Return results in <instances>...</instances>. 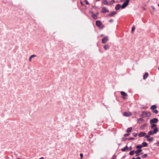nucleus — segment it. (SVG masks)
<instances>
[{
	"instance_id": "6ab92c4d",
	"label": "nucleus",
	"mask_w": 159,
	"mask_h": 159,
	"mask_svg": "<svg viewBox=\"0 0 159 159\" xmlns=\"http://www.w3.org/2000/svg\"><path fill=\"white\" fill-rule=\"evenodd\" d=\"M36 57V55H32L29 58V60L30 61H32V58H33L34 57Z\"/></svg>"
},
{
	"instance_id": "2f4dec72",
	"label": "nucleus",
	"mask_w": 159,
	"mask_h": 159,
	"mask_svg": "<svg viewBox=\"0 0 159 159\" xmlns=\"http://www.w3.org/2000/svg\"><path fill=\"white\" fill-rule=\"evenodd\" d=\"M114 22V20L113 19H110V23H113Z\"/></svg>"
},
{
	"instance_id": "f03ea898",
	"label": "nucleus",
	"mask_w": 159,
	"mask_h": 159,
	"mask_svg": "<svg viewBox=\"0 0 159 159\" xmlns=\"http://www.w3.org/2000/svg\"><path fill=\"white\" fill-rule=\"evenodd\" d=\"M158 131V129L157 128H154L153 131L150 130L148 133V134L146 135L145 137V138H148L150 137V135H153L154 134H156Z\"/></svg>"
},
{
	"instance_id": "c9c22d12",
	"label": "nucleus",
	"mask_w": 159,
	"mask_h": 159,
	"mask_svg": "<svg viewBox=\"0 0 159 159\" xmlns=\"http://www.w3.org/2000/svg\"><path fill=\"white\" fill-rule=\"evenodd\" d=\"M151 7L153 11H154V10H155V8L153 6H152Z\"/></svg>"
},
{
	"instance_id": "1a4fd4ad",
	"label": "nucleus",
	"mask_w": 159,
	"mask_h": 159,
	"mask_svg": "<svg viewBox=\"0 0 159 159\" xmlns=\"http://www.w3.org/2000/svg\"><path fill=\"white\" fill-rule=\"evenodd\" d=\"M146 135V133L144 132H141L138 135L139 137H143L144 136Z\"/></svg>"
},
{
	"instance_id": "9d476101",
	"label": "nucleus",
	"mask_w": 159,
	"mask_h": 159,
	"mask_svg": "<svg viewBox=\"0 0 159 159\" xmlns=\"http://www.w3.org/2000/svg\"><path fill=\"white\" fill-rule=\"evenodd\" d=\"M142 151V150L141 149H139L136 150L135 151V153L136 154V156H137L140 155L139 153L141 152Z\"/></svg>"
},
{
	"instance_id": "393cba45",
	"label": "nucleus",
	"mask_w": 159,
	"mask_h": 159,
	"mask_svg": "<svg viewBox=\"0 0 159 159\" xmlns=\"http://www.w3.org/2000/svg\"><path fill=\"white\" fill-rule=\"evenodd\" d=\"M143 147V146L141 145H139L137 146L136 147V148L137 149H140L141 148Z\"/></svg>"
},
{
	"instance_id": "c85d7f7f",
	"label": "nucleus",
	"mask_w": 159,
	"mask_h": 159,
	"mask_svg": "<svg viewBox=\"0 0 159 159\" xmlns=\"http://www.w3.org/2000/svg\"><path fill=\"white\" fill-rule=\"evenodd\" d=\"M135 30V27L134 26H133L132 27V30H131V32L132 33H133L134 31Z\"/></svg>"
},
{
	"instance_id": "6e6552de",
	"label": "nucleus",
	"mask_w": 159,
	"mask_h": 159,
	"mask_svg": "<svg viewBox=\"0 0 159 159\" xmlns=\"http://www.w3.org/2000/svg\"><path fill=\"white\" fill-rule=\"evenodd\" d=\"M101 11L103 13H105L106 12H108L109 11L108 10L106 7H103L101 10Z\"/></svg>"
},
{
	"instance_id": "a211bd4d",
	"label": "nucleus",
	"mask_w": 159,
	"mask_h": 159,
	"mask_svg": "<svg viewBox=\"0 0 159 159\" xmlns=\"http://www.w3.org/2000/svg\"><path fill=\"white\" fill-rule=\"evenodd\" d=\"M148 76V73L147 72L145 73V74L143 75V79L144 80L146 79L147 78Z\"/></svg>"
},
{
	"instance_id": "f8f14e48",
	"label": "nucleus",
	"mask_w": 159,
	"mask_h": 159,
	"mask_svg": "<svg viewBox=\"0 0 159 159\" xmlns=\"http://www.w3.org/2000/svg\"><path fill=\"white\" fill-rule=\"evenodd\" d=\"M120 93L121 95L123 96V98L124 99H126V98L125 97L127 96V94L124 92H121Z\"/></svg>"
},
{
	"instance_id": "ea45409f",
	"label": "nucleus",
	"mask_w": 159,
	"mask_h": 159,
	"mask_svg": "<svg viewBox=\"0 0 159 159\" xmlns=\"http://www.w3.org/2000/svg\"><path fill=\"white\" fill-rule=\"evenodd\" d=\"M129 135V134H125L124 135V136L125 137H126L128 136Z\"/></svg>"
},
{
	"instance_id": "412c9836",
	"label": "nucleus",
	"mask_w": 159,
	"mask_h": 159,
	"mask_svg": "<svg viewBox=\"0 0 159 159\" xmlns=\"http://www.w3.org/2000/svg\"><path fill=\"white\" fill-rule=\"evenodd\" d=\"M142 146H143V147H147L148 146V144L146 142H143L142 144Z\"/></svg>"
},
{
	"instance_id": "4468645a",
	"label": "nucleus",
	"mask_w": 159,
	"mask_h": 159,
	"mask_svg": "<svg viewBox=\"0 0 159 159\" xmlns=\"http://www.w3.org/2000/svg\"><path fill=\"white\" fill-rule=\"evenodd\" d=\"M147 139V141L149 142H152L154 140V138L153 137H148V138H146Z\"/></svg>"
},
{
	"instance_id": "a18cd8bd",
	"label": "nucleus",
	"mask_w": 159,
	"mask_h": 159,
	"mask_svg": "<svg viewBox=\"0 0 159 159\" xmlns=\"http://www.w3.org/2000/svg\"><path fill=\"white\" fill-rule=\"evenodd\" d=\"M131 159H135V158H132Z\"/></svg>"
},
{
	"instance_id": "49530a36",
	"label": "nucleus",
	"mask_w": 159,
	"mask_h": 159,
	"mask_svg": "<svg viewBox=\"0 0 159 159\" xmlns=\"http://www.w3.org/2000/svg\"><path fill=\"white\" fill-rule=\"evenodd\" d=\"M80 3H81V4H82V2H80Z\"/></svg>"
},
{
	"instance_id": "dca6fc26",
	"label": "nucleus",
	"mask_w": 159,
	"mask_h": 159,
	"mask_svg": "<svg viewBox=\"0 0 159 159\" xmlns=\"http://www.w3.org/2000/svg\"><path fill=\"white\" fill-rule=\"evenodd\" d=\"M151 125V129H153V128H157V125H156V124H155L153 123H152V124H150Z\"/></svg>"
},
{
	"instance_id": "c756f323",
	"label": "nucleus",
	"mask_w": 159,
	"mask_h": 159,
	"mask_svg": "<svg viewBox=\"0 0 159 159\" xmlns=\"http://www.w3.org/2000/svg\"><path fill=\"white\" fill-rule=\"evenodd\" d=\"M132 135L133 136L135 137L137 136V134L136 133H133Z\"/></svg>"
},
{
	"instance_id": "7c9ffc66",
	"label": "nucleus",
	"mask_w": 159,
	"mask_h": 159,
	"mask_svg": "<svg viewBox=\"0 0 159 159\" xmlns=\"http://www.w3.org/2000/svg\"><path fill=\"white\" fill-rule=\"evenodd\" d=\"M115 1L114 0H112L110 2V4H113L115 2Z\"/></svg>"
},
{
	"instance_id": "f704fd0d",
	"label": "nucleus",
	"mask_w": 159,
	"mask_h": 159,
	"mask_svg": "<svg viewBox=\"0 0 159 159\" xmlns=\"http://www.w3.org/2000/svg\"><path fill=\"white\" fill-rule=\"evenodd\" d=\"M129 140H134V138H130L128 139Z\"/></svg>"
},
{
	"instance_id": "f3484780",
	"label": "nucleus",
	"mask_w": 159,
	"mask_h": 159,
	"mask_svg": "<svg viewBox=\"0 0 159 159\" xmlns=\"http://www.w3.org/2000/svg\"><path fill=\"white\" fill-rule=\"evenodd\" d=\"M147 125L146 124H145L141 126L140 128L142 130L144 129L145 127H146L147 126Z\"/></svg>"
},
{
	"instance_id": "de8ad7c7",
	"label": "nucleus",
	"mask_w": 159,
	"mask_h": 159,
	"mask_svg": "<svg viewBox=\"0 0 159 159\" xmlns=\"http://www.w3.org/2000/svg\"><path fill=\"white\" fill-rule=\"evenodd\" d=\"M158 6H159V4H158Z\"/></svg>"
},
{
	"instance_id": "39448f33",
	"label": "nucleus",
	"mask_w": 159,
	"mask_h": 159,
	"mask_svg": "<svg viewBox=\"0 0 159 159\" xmlns=\"http://www.w3.org/2000/svg\"><path fill=\"white\" fill-rule=\"evenodd\" d=\"M108 37H105L103 38L102 39V43H105L108 41Z\"/></svg>"
},
{
	"instance_id": "c03bdc74",
	"label": "nucleus",
	"mask_w": 159,
	"mask_h": 159,
	"mask_svg": "<svg viewBox=\"0 0 159 159\" xmlns=\"http://www.w3.org/2000/svg\"><path fill=\"white\" fill-rule=\"evenodd\" d=\"M101 37H102V36H103V34H102V35H101Z\"/></svg>"
},
{
	"instance_id": "aec40b11",
	"label": "nucleus",
	"mask_w": 159,
	"mask_h": 159,
	"mask_svg": "<svg viewBox=\"0 0 159 159\" xmlns=\"http://www.w3.org/2000/svg\"><path fill=\"white\" fill-rule=\"evenodd\" d=\"M128 148L127 146H126L124 148H123L121 149V150L122 151H125L126 150H128Z\"/></svg>"
},
{
	"instance_id": "a878e982",
	"label": "nucleus",
	"mask_w": 159,
	"mask_h": 159,
	"mask_svg": "<svg viewBox=\"0 0 159 159\" xmlns=\"http://www.w3.org/2000/svg\"><path fill=\"white\" fill-rule=\"evenodd\" d=\"M134 153H135V151H132L130 152L129 154L130 155H133L134 154Z\"/></svg>"
},
{
	"instance_id": "5701e85b",
	"label": "nucleus",
	"mask_w": 159,
	"mask_h": 159,
	"mask_svg": "<svg viewBox=\"0 0 159 159\" xmlns=\"http://www.w3.org/2000/svg\"><path fill=\"white\" fill-rule=\"evenodd\" d=\"M132 127H129L127 129L126 132L127 133H129L131 132L132 129Z\"/></svg>"
},
{
	"instance_id": "09e8293b",
	"label": "nucleus",
	"mask_w": 159,
	"mask_h": 159,
	"mask_svg": "<svg viewBox=\"0 0 159 159\" xmlns=\"http://www.w3.org/2000/svg\"><path fill=\"white\" fill-rule=\"evenodd\" d=\"M158 70H159V67L158 68Z\"/></svg>"
},
{
	"instance_id": "7ed1b4c3",
	"label": "nucleus",
	"mask_w": 159,
	"mask_h": 159,
	"mask_svg": "<svg viewBox=\"0 0 159 159\" xmlns=\"http://www.w3.org/2000/svg\"><path fill=\"white\" fill-rule=\"evenodd\" d=\"M96 25L98 27H100L101 29L103 28L102 26L101 22L100 20L97 21L96 22Z\"/></svg>"
},
{
	"instance_id": "37998d69",
	"label": "nucleus",
	"mask_w": 159,
	"mask_h": 159,
	"mask_svg": "<svg viewBox=\"0 0 159 159\" xmlns=\"http://www.w3.org/2000/svg\"><path fill=\"white\" fill-rule=\"evenodd\" d=\"M143 10H146L145 8H143Z\"/></svg>"
},
{
	"instance_id": "4be33fe9",
	"label": "nucleus",
	"mask_w": 159,
	"mask_h": 159,
	"mask_svg": "<svg viewBox=\"0 0 159 159\" xmlns=\"http://www.w3.org/2000/svg\"><path fill=\"white\" fill-rule=\"evenodd\" d=\"M109 46L108 45H106L104 46V48L105 50H107L109 49Z\"/></svg>"
},
{
	"instance_id": "2eb2a0df",
	"label": "nucleus",
	"mask_w": 159,
	"mask_h": 159,
	"mask_svg": "<svg viewBox=\"0 0 159 159\" xmlns=\"http://www.w3.org/2000/svg\"><path fill=\"white\" fill-rule=\"evenodd\" d=\"M102 4L105 5H108V2L106 0H104L102 2Z\"/></svg>"
},
{
	"instance_id": "72a5a7b5",
	"label": "nucleus",
	"mask_w": 159,
	"mask_h": 159,
	"mask_svg": "<svg viewBox=\"0 0 159 159\" xmlns=\"http://www.w3.org/2000/svg\"><path fill=\"white\" fill-rule=\"evenodd\" d=\"M84 1L85 2L86 4L89 5V3L87 1V0H85Z\"/></svg>"
},
{
	"instance_id": "e433bc0d",
	"label": "nucleus",
	"mask_w": 159,
	"mask_h": 159,
	"mask_svg": "<svg viewBox=\"0 0 159 159\" xmlns=\"http://www.w3.org/2000/svg\"><path fill=\"white\" fill-rule=\"evenodd\" d=\"M81 158H82L83 157V154L82 153H80V154Z\"/></svg>"
},
{
	"instance_id": "79ce46f5",
	"label": "nucleus",
	"mask_w": 159,
	"mask_h": 159,
	"mask_svg": "<svg viewBox=\"0 0 159 159\" xmlns=\"http://www.w3.org/2000/svg\"><path fill=\"white\" fill-rule=\"evenodd\" d=\"M135 159H140V157H137L136 158H135Z\"/></svg>"
},
{
	"instance_id": "58836bf2",
	"label": "nucleus",
	"mask_w": 159,
	"mask_h": 159,
	"mask_svg": "<svg viewBox=\"0 0 159 159\" xmlns=\"http://www.w3.org/2000/svg\"><path fill=\"white\" fill-rule=\"evenodd\" d=\"M132 149V148L131 147H130L128 148V150H130Z\"/></svg>"
},
{
	"instance_id": "0eeeda50",
	"label": "nucleus",
	"mask_w": 159,
	"mask_h": 159,
	"mask_svg": "<svg viewBox=\"0 0 159 159\" xmlns=\"http://www.w3.org/2000/svg\"><path fill=\"white\" fill-rule=\"evenodd\" d=\"M124 115L125 116L128 117L132 115V113L130 112H126L124 113Z\"/></svg>"
},
{
	"instance_id": "ddd939ff",
	"label": "nucleus",
	"mask_w": 159,
	"mask_h": 159,
	"mask_svg": "<svg viewBox=\"0 0 159 159\" xmlns=\"http://www.w3.org/2000/svg\"><path fill=\"white\" fill-rule=\"evenodd\" d=\"M91 16L94 19L96 20L97 19V16L96 14H94L93 12H91Z\"/></svg>"
},
{
	"instance_id": "bb28decb",
	"label": "nucleus",
	"mask_w": 159,
	"mask_h": 159,
	"mask_svg": "<svg viewBox=\"0 0 159 159\" xmlns=\"http://www.w3.org/2000/svg\"><path fill=\"white\" fill-rule=\"evenodd\" d=\"M143 121V120L142 119H140L139 120L138 122L139 123H141Z\"/></svg>"
},
{
	"instance_id": "20e7f679",
	"label": "nucleus",
	"mask_w": 159,
	"mask_h": 159,
	"mask_svg": "<svg viewBox=\"0 0 159 159\" xmlns=\"http://www.w3.org/2000/svg\"><path fill=\"white\" fill-rule=\"evenodd\" d=\"M158 120L157 118H154L151 119L150 120V124L156 123L158 122Z\"/></svg>"
},
{
	"instance_id": "423d86ee",
	"label": "nucleus",
	"mask_w": 159,
	"mask_h": 159,
	"mask_svg": "<svg viewBox=\"0 0 159 159\" xmlns=\"http://www.w3.org/2000/svg\"><path fill=\"white\" fill-rule=\"evenodd\" d=\"M143 115L144 117L149 116L150 115V113L149 112H143Z\"/></svg>"
},
{
	"instance_id": "4c0bfd02",
	"label": "nucleus",
	"mask_w": 159,
	"mask_h": 159,
	"mask_svg": "<svg viewBox=\"0 0 159 159\" xmlns=\"http://www.w3.org/2000/svg\"><path fill=\"white\" fill-rule=\"evenodd\" d=\"M116 156L115 155H113L112 157V159H115L116 158Z\"/></svg>"
},
{
	"instance_id": "cd10ccee",
	"label": "nucleus",
	"mask_w": 159,
	"mask_h": 159,
	"mask_svg": "<svg viewBox=\"0 0 159 159\" xmlns=\"http://www.w3.org/2000/svg\"><path fill=\"white\" fill-rule=\"evenodd\" d=\"M152 112L153 113H155L156 114H157L158 113V112L157 110L156 109H154L152 111Z\"/></svg>"
},
{
	"instance_id": "9b49d317",
	"label": "nucleus",
	"mask_w": 159,
	"mask_h": 159,
	"mask_svg": "<svg viewBox=\"0 0 159 159\" xmlns=\"http://www.w3.org/2000/svg\"><path fill=\"white\" fill-rule=\"evenodd\" d=\"M117 14V12L116 11H113L110 13V17H114Z\"/></svg>"
},
{
	"instance_id": "f257e3e1",
	"label": "nucleus",
	"mask_w": 159,
	"mask_h": 159,
	"mask_svg": "<svg viewBox=\"0 0 159 159\" xmlns=\"http://www.w3.org/2000/svg\"><path fill=\"white\" fill-rule=\"evenodd\" d=\"M129 0H126L121 6L120 4H117L115 7V9L116 11L119 10L120 8L124 9L128 5Z\"/></svg>"
},
{
	"instance_id": "b1692460",
	"label": "nucleus",
	"mask_w": 159,
	"mask_h": 159,
	"mask_svg": "<svg viewBox=\"0 0 159 159\" xmlns=\"http://www.w3.org/2000/svg\"><path fill=\"white\" fill-rule=\"evenodd\" d=\"M157 107V106L156 105H154L152 106L151 107V109L152 110H154Z\"/></svg>"
},
{
	"instance_id": "a19ab883",
	"label": "nucleus",
	"mask_w": 159,
	"mask_h": 159,
	"mask_svg": "<svg viewBox=\"0 0 159 159\" xmlns=\"http://www.w3.org/2000/svg\"><path fill=\"white\" fill-rule=\"evenodd\" d=\"M156 144L158 146H159V141L157 142Z\"/></svg>"
},
{
	"instance_id": "473e14b6",
	"label": "nucleus",
	"mask_w": 159,
	"mask_h": 159,
	"mask_svg": "<svg viewBox=\"0 0 159 159\" xmlns=\"http://www.w3.org/2000/svg\"><path fill=\"white\" fill-rule=\"evenodd\" d=\"M147 154H144L142 156V157H143V158L145 157H147Z\"/></svg>"
}]
</instances>
